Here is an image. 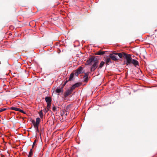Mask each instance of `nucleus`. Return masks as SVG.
I'll return each instance as SVG.
<instances>
[{"label":"nucleus","mask_w":157,"mask_h":157,"mask_svg":"<svg viewBox=\"0 0 157 157\" xmlns=\"http://www.w3.org/2000/svg\"><path fill=\"white\" fill-rule=\"evenodd\" d=\"M106 52L105 51H102L101 50L99 51H98L96 54V55H103L105 53V52Z\"/></svg>","instance_id":"nucleus-14"},{"label":"nucleus","mask_w":157,"mask_h":157,"mask_svg":"<svg viewBox=\"0 0 157 157\" xmlns=\"http://www.w3.org/2000/svg\"><path fill=\"white\" fill-rule=\"evenodd\" d=\"M56 107L54 106L52 108V110L53 111H55L56 110Z\"/></svg>","instance_id":"nucleus-24"},{"label":"nucleus","mask_w":157,"mask_h":157,"mask_svg":"<svg viewBox=\"0 0 157 157\" xmlns=\"http://www.w3.org/2000/svg\"><path fill=\"white\" fill-rule=\"evenodd\" d=\"M10 109L13 110L17 111H19L20 112L24 114H26V112L24 111L23 110L20 109L19 108L15 107H12L9 108Z\"/></svg>","instance_id":"nucleus-6"},{"label":"nucleus","mask_w":157,"mask_h":157,"mask_svg":"<svg viewBox=\"0 0 157 157\" xmlns=\"http://www.w3.org/2000/svg\"><path fill=\"white\" fill-rule=\"evenodd\" d=\"M39 114L40 115V118L41 119H42L43 118V116H44L43 114Z\"/></svg>","instance_id":"nucleus-26"},{"label":"nucleus","mask_w":157,"mask_h":157,"mask_svg":"<svg viewBox=\"0 0 157 157\" xmlns=\"http://www.w3.org/2000/svg\"><path fill=\"white\" fill-rule=\"evenodd\" d=\"M131 61V63L133 64L135 66L139 65V62L136 59H132Z\"/></svg>","instance_id":"nucleus-9"},{"label":"nucleus","mask_w":157,"mask_h":157,"mask_svg":"<svg viewBox=\"0 0 157 157\" xmlns=\"http://www.w3.org/2000/svg\"><path fill=\"white\" fill-rule=\"evenodd\" d=\"M39 114H43V112H42V110H40L39 113Z\"/></svg>","instance_id":"nucleus-29"},{"label":"nucleus","mask_w":157,"mask_h":157,"mask_svg":"<svg viewBox=\"0 0 157 157\" xmlns=\"http://www.w3.org/2000/svg\"><path fill=\"white\" fill-rule=\"evenodd\" d=\"M56 92L59 94L60 93L63 92V89L60 88H57L56 90Z\"/></svg>","instance_id":"nucleus-13"},{"label":"nucleus","mask_w":157,"mask_h":157,"mask_svg":"<svg viewBox=\"0 0 157 157\" xmlns=\"http://www.w3.org/2000/svg\"><path fill=\"white\" fill-rule=\"evenodd\" d=\"M45 100L47 103H51L52 98L50 97H46L45 98Z\"/></svg>","instance_id":"nucleus-11"},{"label":"nucleus","mask_w":157,"mask_h":157,"mask_svg":"<svg viewBox=\"0 0 157 157\" xmlns=\"http://www.w3.org/2000/svg\"><path fill=\"white\" fill-rule=\"evenodd\" d=\"M68 81H69L68 80V81H67V80H66V81L64 82V83H63V85L64 86H65V85H66V84L67 83V82Z\"/></svg>","instance_id":"nucleus-27"},{"label":"nucleus","mask_w":157,"mask_h":157,"mask_svg":"<svg viewBox=\"0 0 157 157\" xmlns=\"http://www.w3.org/2000/svg\"><path fill=\"white\" fill-rule=\"evenodd\" d=\"M105 61L106 64L108 65L110 63H112V60L111 58L109 57H107L105 59Z\"/></svg>","instance_id":"nucleus-12"},{"label":"nucleus","mask_w":157,"mask_h":157,"mask_svg":"<svg viewBox=\"0 0 157 157\" xmlns=\"http://www.w3.org/2000/svg\"><path fill=\"white\" fill-rule=\"evenodd\" d=\"M76 87L74 85H73L70 89H71L72 91L73 90L75 89Z\"/></svg>","instance_id":"nucleus-20"},{"label":"nucleus","mask_w":157,"mask_h":157,"mask_svg":"<svg viewBox=\"0 0 157 157\" xmlns=\"http://www.w3.org/2000/svg\"><path fill=\"white\" fill-rule=\"evenodd\" d=\"M49 110V109H48L45 108L44 110V111L45 112H47Z\"/></svg>","instance_id":"nucleus-25"},{"label":"nucleus","mask_w":157,"mask_h":157,"mask_svg":"<svg viewBox=\"0 0 157 157\" xmlns=\"http://www.w3.org/2000/svg\"><path fill=\"white\" fill-rule=\"evenodd\" d=\"M51 103H47V109H49V108H50V107L51 106Z\"/></svg>","instance_id":"nucleus-18"},{"label":"nucleus","mask_w":157,"mask_h":157,"mask_svg":"<svg viewBox=\"0 0 157 157\" xmlns=\"http://www.w3.org/2000/svg\"><path fill=\"white\" fill-rule=\"evenodd\" d=\"M35 130L36 131V133H38L39 132V129Z\"/></svg>","instance_id":"nucleus-30"},{"label":"nucleus","mask_w":157,"mask_h":157,"mask_svg":"<svg viewBox=\"0 0 157 157\" xmlns=\"http://www.w3.org/2000/svg\"><path fill=\"white\" fill-rule=\"evenodd\" d=\"M124 58L126 59V65H130L131 63L132 60L131 55L126 53V54L124 55Z\"/></svg>","instance_id":"nucleus-1"},{"label":"nucleus","mask_w":157,"mask_h":157,"mask_svg":"<svg viewBox=\"0 0 157 157\" xmlns=\"http://www.w3.org/2000/svg\"><path fill=\"white\" fill-rule=\"evenodd\" d=\"M126 54V53L124 52L116 53L114 54L115 55H117L120 58H122L123 57L124 58V55Z\"/></svg>","instance_id":"nucleus-10"},{"label":"nucleus","mask_w":157,"mask_h":157,"mask_svg":"<svg viewBox=\"0 0 157 157\" xmlns=\"http://www.w3.org/2000/svg\"><path fill=\"white\" fill-rule=\"evenodd\" d=\"M72 91L70 89H68L67 90L65 93L64 94V97H67L68 95L71 94L72 93Z\"/></svg>","instance_id":"nucleus-7"},{"label":"nucleus","mask_w":157,"mask_h":157,"mask_svg":"<svg viewBox=\"0 0 157 157\" xmlns=\"http://www.w3.org/2000/svg\"><path fill=\"white\" fill-rule=\"evenodd\" d=\"M6 110V109L3 108V109H0V112H1L2 111H5Z\"/></svg>","instance_id":"nucleus-23"},{"label":"nucleus","mask_w":157,"mask_h":157,"mask_svg":"<svg viewBox=\"0 0 157 157\" xmlns=\"http://www.w3.org/2000/svg\"><path fill=\"white\" fill-rule=\"evenodd\" d=\"M105 62L103 61H101L99 67L101 68L104 65Z\"/></svg>","instance_id":"nucleus-16"},{"label":"nucleus","mask_w":157,"mask_h":157,"mask_svg":"<svg viewBox=\"0 0 157 157\" xmlns=\"http://www.w3.org/2000/svg\"><path fill=\"white\" fill-rule=\"evenodd\" d=\"M76 87H78L80 86V84L79 83H76L74 84Z\"/></svg>","instance_id":"nucleus-19"},{"label":"nucleus","mask_w":157,"mask_h":157,"mask_svg":"<svg viewBox=\"0 0 157 157\" xmlns=\"http://www.w3.org/2000/svg\"><path fill=\"white\" fill-rule=\"evenodd\" d=\"M109 57L112 59L114 61H117L118 60V59L117 58V57L113 54H110L109 55Z\"/></svg>","instance_id":"nucleus-8"},{"label":"nucleus","mask_w":157,"mask_h":157,"mask_svg":"<svg viewBox=\"0 0 157 157\" xmlns=\"http://www.w3.org/2000/svg\"><path fill=\"white\" fill-rule=\"evenodd\" d=\"M83 68L82 67H80L79 68L75 71V75L76 76H78V75L82 73Z\"/></svg>","instance_id":"nucleus-5"},{"label":"nucleus","mask_w":157,"mask_h":157,"mask_svg":"<svg viewBox=\"0 0 157 157\" xmlns=\"http://www.w3.org/2000/svg\"><path fill=\"white\" fill-rule=\"evenodd\" d=\"M98 61L97 59L94 60V62L93 63V64L91 68V71H94L98 67Z\"/></svg>","instance_id":"nucleus-3"},{"label":"nucleus","mask_w":157,"mask_h":157,"mask_svg":"<svg viewBox=\"0 0 157 157\" xmlns=\"http://www.w3.org/2000/svg\"><path fill=\"white\" fill-rule=\"evenodd\" d=\"M36 140H34V142L33 143V146H32V148H33V147L34 146L35 144L36 143Z\"/></svg>","instance_id":"nucleus-22"},{"label":"nucleus","mask_w":157,"mask_h":157,"mask_svg":"<svg viewBox=\"0 0 157 157\" xmlns=\"http://www.w3.org/2000/svg\"><path fill=\"white\" fill-rule=\"evenodd\" d=\"M73 77V74H71L70 76L69 79L68 81L71 80Z\"/></svg>","instance_id":"nucleus-17"},{"label":"nucleus","mask_w":157,"mask_h":157,"mask_svg":"<svg viewBox=\"0 0 157 157\" xmlns=\"http://www.w3.org/2000/svg\"><path fill=\"white\" fill-rule=\"evenodd\" d=\"M33 153L32 149H31L30 152L29 153V155L28 157H32L33 155Z\"/></svg>","instance_id":"nucleus-15"},{"label":"nucleus","mask_w":157,"mask_h":157,"mask_svg":"<svg viewBox=\"0 0 157 157\" xmlns=\"http://www.w3.org/2000/svg\"><path fill=\"white\" fill-rule=\"evenodd\" d=\"M84 80L85 82H87L88 81V77H84Z\"/></svg>","instance_id":"nucleus-21"},{"label":"nucleus","mask_w":157,"mask_h":157,"mask_svg":"<svg viewBox=\"0 0 157 157\" xmlns=\"http://www.w3.org/2000/svg\"><path fill=\"white\" fill-rule=\"evenodd\" d=\"M36 122H35V121L33 120L32 122L33 124L35 130H37L39 129V125L40 121V119L39 117H37L36 119Z\"/></svg>","instance_id":"nucleus-2"},{"label":"nucleus","mask_w":157,"mask_h":157,"mask_svg":"<svg viewBox=\"0 0 157 157\" xmlns=\"http://www.w3.org/2000/svg\"><path fill=\"white\" fill-rule=\"evenodd\" d=\"M88 74L87 73H85V76L84 77H88Z\"/></svg>","instance_id":"nucleus-28"},{"label":"nucleus","mask_w":157,"mask_h":157,"mask_svg":"<svg viewBox=\"0 0 157 157\" xmlns=\"http://www.w3.org/2000/svg\"><path fill=\"white\" fill-rule=\"evenodd\" d=\"M94 58L91 57L86 62V64L88 65H91L94 62V60H96Z\"/></svg>","instance_id":"nucleus-4"}]
</instances>
